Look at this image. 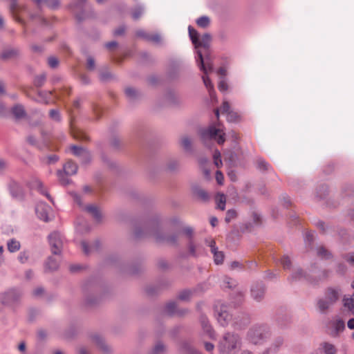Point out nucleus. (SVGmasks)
Listing matches in <instances>:
<instances>
[{"instance_id":"obj_1","label":"nucleus","mask_w":354,"mask_h":354,"mask_svg":"<svg viewBox=\"0 0 354 354\" xmlns=\"http://www.w3.org/2000/svg\"><path fill=\"white\" fill-rule=\"evenodd\" d=\"M241 347V339L234 333H226L220 339L218 348L221 354H236Z\"/></svg>"},{"instance_id":"obj_2","label":"nucleus","mask_w":354,"mask_h":354,"mask_svg":"<svg viewBox=\"0 0 354 354\" xmlns=\"http://www.w3.org/2000/svg\"><path fill=\"white\" fill-rule=\"evenodd\" d=\"M198 56L199 59L198 64L200 66L201 70H202L205 74L202 77L203 83L206 88L208 89L210 97L212 98L214 95V86L207 75L212 71L213 65L208 61H207L205 63L204 62L201 52L198 51Z\"/></svg>"},{"instance_id":"obj_3","label":"nucleus","mask_w":354,"mask_h":354,"mask_svg":"<svg viewBox=\"0 0 354 354\" xmlns=\"http://www.w3.org/2000/svg\"><path fill=\"white\" fill-rule=\"evenodd\" d=\"M270 336L268 327L265 325L252 328L248 334V339L254 344H261Z\"/></svg>"},{"instance_id":"obj_4","label":"nucleus","mask_w":354,"mask_h":354,"mask_svg":"<svg viewBox=\"0 0 354 354\" xmlns=\"http://www.w3.org/2000/svg\"><path fill=\"white\" fill-rule=\"evenodd\" d=\"M201 136L203 140L207 138L215 140L219 145L223 144L225 141V133L219 124L216 126H210L207 129L203 130Z\"/></svg>"},{"instance_id":"obj_5","label":"nucleus","mask_w":354,"mask_h":354,"mask_svg":"<svg viewBox=\"0 0 354 354\" xmlns=\"http://www.w3.org/2000/svg\"><path fill=\"white\" fill-rule=\"evenodd\" d=\"M339 290L330 288L326 290L324 299L319 300L317 303L318 308L320 311L324 312L333 305L339 299Z\"/></svg>"},{"instance_id":"obj_6","label":"nucleus","mask_w":354,"mask_h":354,"mask_svg":"<svg viewBox=\"0 0 354 354\" xmlns=\"http://www.w3.org/2000/svg\"><path fill=\"white\" fill-rule=\"evenodd\" d=\"M48 241L50 249L54 254L61 253L63 247V239L59 233L54 232L48 236Z\"/></svg>"},{"instance_id":"obj_7","label":"nucleus","mask_w":354,"mask_h":354,"mask_svg":"<svg viewBox=\"0 0 354 354\" xmlns=\"http://www.w3.org/2000/svg\"><path fill=\"white\" fill-rule=\"evenodd\" d=\"M216 317L218 322L223 326L227 324L231 316L227 310V306L224 305L216 306Z\"/></svg>"},{"instance_id":"obj_8","label":"nucleus","mask_w":354,"mask_h":354,"mask_svg":"<svg viewBox=\"0 0 354 354\" xmlns=\"http://www.w3.org/2000/svg\"><path fill=\"white\" fill-rule=\"evenodd\" d=\"M19 297V295L15 290H10L8 292L0 295V310L3 306L12 304Z\"/></svg>"},{"instance_id":"obj_9","label":"nucleus","mask_w":354,"mask_h":354,"mask_svg":"<svg viewBox=\"0 0 354 354\" xmlns=\"http://www.w3.org/2000/svg\"><path fill=\"white\" fill-rule=\"evenodd\" d=\"M70 150L73 155L80 158L82 163H87L91 159L89 152L84 148L72 145L70 147Z\"/></svg>"},{"instance_id":"obj_10","label":"nucleus","mask_w":354,"mask_h":354,"mask_svg":"<svg viewBox=\"0 0 354 354\" xmlns=\"http://www.w3.org/2000/svg\"><path fill=\"white\" fill-rule=\"evenodd\" d=\"M328 327L331 329L330 334L332 336H336L339 333L345 328L344 322L342 319H336L329 323Z\"/></svg>"},{"instance_id":"obj_11","label":"nucleus","mask_w":354,"mask_h":354,"mask_svg":"<svg viewBox=\"0 0 354 354\" xmlns=\"http://www.w3.org/2000/svg\"><path fill=\"white\" fill-rule=\"evenodd\" d=\"M200 322L201 324V326L203 328V330L204 334L207 335V337L210 339H214L215 338V332L212 329V326L209 324V322L206 317L201 316L200 319Z\"/></svg>"},{"instance_id":"obj_12","label":"nucleus","mask_w":354,"mask_h":354,"mask_svg":"<svg viewBox=\"0 0 354 354\" xmlns=\"http://www.w3.org/2000/svg\"><path fill=\"white\" fill-rule=\"evenodd\" d=\"M216 242L214 240H211L209 246L211 248V252L214 254V262L216 264H221L223 262L224 254L222 252L218 251V248L215 246Z\"/></svg>"},{"instance_id":"obj_13","label":"nucleus","mask_w":354,"mask_h":354,"mask_svg":"<svg viewBox=\"0 0 354 354\" xmlns=\"http://www.w3.org/2000/svg\"><path fill=\"white\" fill-rule=\"evenodd\" d=\"M49 209L50 208L48 205L44 203H40L36 207V213L41 220L47 222L48 221Z\"/></svg>"},{"instance_id":"obj_14","label":"nucleus","mask_w":354,"mask_h":354,"mask_svg":"<svg viewBox=\"0 0 354 354\" xmlns=\"http://www.w3.org/2000/svg\"><path fill=\"white\" fill-rule=\"evenodd\" d=\"M9 189L12 196L15 198H19L23 196V190L20 185L15 182L11 181L9 184Z\"/></svg>"},{"instance_id":"obj_15","label":"nucleus","mask_w":354,"mask_h":354,"mask_svg":"<svg viewBox=\"0 0 354 354\" xmlns=\"http://www.w3.org/2000/svg\"><path fill=\"white\" fill-rule=\"evenodd\" d=\"M30 187L32 189H37L41 194L46 196L49 200L52 201L50 196L49 195L46 189L44 187L42 183L39 180H33L30 184Z\"/></svg>"},{"instance_id":"obj_16","label":"nucleus","mask_w":354,"mask_h":354,"mask_svg":"<svg viewBox=\"0 0 354 354\" xmlns=\"http://www.w3.org/2000/svg\"><path fill=\"white\" fill-rule=\"evenodd\" d=\"M19 55V51L15 48L5 49L1 53V58L4 60L14 59Z\"/></svg>"},{"instance_id":"obj_17","label":"nucleus","mask_w":354,"mask_h":354,"mask_svg":"<svg viewBox=\"0 0 354 354\" xmlns=\"http://www.w3.org/2000/svg\"><path fill=\"white\" fill-rule=\"evenodd\" d=\"M352 287L354 288V281L352 283ZM343 301L344 307L354 315V292L351 297H344Z\"/></svg>"},{"instance_id":"obj_18","label":"nucleus","mask_w":354,"mask_h":354,"mask_svg":"<svg viewBox=\"0 0 354 354\" xmlns=\"http://www.w3.org/2000/svg\"><path fill=\"white\" fill-rule=\"evenodd\" d=\"M64 171L66 175L75 174L77 171V166L71 160L67 161L64 165Z\"/></svg>"},{"instance_id":"obj_19","label":"nucleus","mask_w":354,"mask_h":354,"mask_svg":"<svg viewBox=\"0 0 354 354\" xmlns=\"http://www.w3.org/2000/svg\"><path fill=\"white\" fill-rule=\"evenodd\" d=\"M318 351L324 352L325 354H335L337 350L334 345L324 342L320 345Z\"/></svg>"},{"instance_id":"obj_20","label":"nucleus","mask_w":354,"mask_h":354,"mask_svg":"<svg viewBox=\"0 0 354 354\" xmlns=\"http://www.w3.org/2000/svg\"><path fill=\"white\" fill-rule=\"evenodd\" d=\"M252 296L257 301H260L264 295V288L262 286H256L251 290Z\"/></svg>"},{"instance_id":"obj_21","label":"nucleus","mask_w":354,"mask_h":354,"mask_svg":"<svg viewBox=\"0 0 354 354\" xmlns=\"http://www.w3.org/2000/svg\"><path fill=\"white\" fill-rule=\"evenodd\" d=\"M212 37L211 35L208 33L204 34L201 39H198L197 48L198 47H204L208 48L209 43L211 41Z\"/></svg>"},{"instance_id":"obj_22","label":"nucleus","mask_w":354,"mask_h":354,"mask_svg":"<svg viewBox=\"0 0 354 354\" xmlns=\"http://www.w3.org/2000/svg\"><path fill=\"white\" fill-rule=\"evenodd\" d=\"M12 113L14 115V116L17 119L22 118L26 115L24 108L21 105H19V104L15 105L12 109Z\"/></svg>"},{"instance_id":"obj_23","label":"nucleus","mask_w":354,"mask_h":354,"mask_svg":"<svg viewBox=\"0 0 354 354\" xmlns=\"http://www.w3.org/2000/svg\"><path fill=\"white\" fill-rule=\"evenodd\" d=\"M216 203L217 205V208L223 211L225 208V203H226V197L223 194H217L216 196Z\"/></svg>"},{"instance_id":"obj_24","label":"nucleus","mask_w":354,"mask_h":354,"mask_svg":"<svg viewBox=\"0 0 354 354\" xmlns=\"http://www.w3.org/2000/svg\"><path fill=\"white\" fill-rule=\"evenodd\" d=\"M93 341L95 344L104 352H108V346L105 344L104 339L98 335H95L93 337Z\"/></svg>"},{"instance_id":"obj_25","label":"nucleus","mask_w":354,"mask_h":354,"mask_svg":"<svg viewBox=\"0 0 354 354\" xmlns=\"http://www.w3.org/2000/svg\"><path fill=\"white\" fill-rule=\"evenodd\" d=\"M85 209L89 212L97 220L100 221L101 218V213L98 208L95 205H88Z\"/></svg>"},{"instance_id":"obj_26","label":"nucleus","mask_w":354,"mask_h":354,"mask_svg":"<svg viewBox=\"0 0 354 354\" xmlns=\"http://www.w3.org/2000/svg\"><path fill=\"white\" fill-rule=\"evenodd\" d=\"M8 249L10 252H15L20 249V243L15 239H11L8 242Z\"/></svg>"},{"instance_id":"obj_27","label":"nucleus","mask_w":354,"mask_h":354,"mask_svg":"<svg viewBox=\"0 0 354 354\" xmlns=\"http://www.w3.org/2000/svg\"><path fill=\"white\" fill-rule=\"evenodd\" d=\"M189 35L192 43L194 44L195 47L197 48L198 39V32L192 26H189L188 28Z\"/></svg>"},{"instance_id":"obj_28","label":"nucleus","mask_w":354,"mask_h":354,"mask_svg":"<svg viewBox=\"0 0 354 354\" xmlns=\"http://www.w3.org/2000/svg\"><path fill=\"white\" fill-rule=\"evenodd\" d=\"M177 306L176 302H169L165 306V311L169 315L180 314L176 310Z\"/></svg>"},{"instance_id":"obj_29","label":"nucleus","mask_w":354,"mask_h":354,"mask_svg":"<svg viewBox=\"0 0 354 354\" xmlns=\"http://www.w3.org/2000/svg\"><path fill=\"white\" fill-rule=\"evenodd\" d=\"M194 193L203 201H207L209 199L208 193L202 189H196Z\"/></svg>"},{"instance_id":"obj_30","label":"nucleus","mask_w":354,"mask_h":354,"mask_svg":"<svg viewBox=\"0 0 354 354\" xmlns=\"http://www.w3.org/2000/svg\"><path fill=\"white\" fill-rule=\"evenodd\" d=\"M73 136L77 140H86L88 139L87 135L82 131L79 129H74L72 131Z\"/></svg>"},{"instance_id":"obj_31","label":"nucleus","mask_w":354,"mask_h":354,"mask_svg":"<svg viewBox=\"0 0 354 354\" xmlns=\"http://www.w3.org/2000/svg\"><path fill=\"white\" fill-rule=\"evenodd\" d=\"M209 23H210L209 18L206 16L201 17L196 20L197 25L201 28L207 27L209 25Z\"/></svg>"},{"instance_id":"obj_32","label":"nucleus","mask_w":354,"mask_h":354,"mask_svg":"<svg viewBox=\"0 0 354 354\" xmlns=\"http://www.w3.org/2000/svg\"><path fill=\"white\" fill-rule=\"evenodd\" d=\"M317 255L318 257L326 259H328L331 257V254L322 246L317 248Z\"/></svg>"},{"instance_id":"obj_33","label":"nucleus","mask_w":354,"mask_h":354,"mask_svg":"<svg viewBox=\"0 0 354 354\" xmlns=\"http://www.w3.org/2000/svg\"><path fill=\"white\" fill-rule=\"evenodd\" d=\"M46 266L50 270H55L58 268L59 264L56 260L50 257L48 259Z\"/></svg>"},{"instance_id":"obj_34","label":"nucleus","mask_w":354,"mask_h":354,"mask_svg":"<svg viewBox=\"0 0 354 354\" xmlns=\"http://www.w3.org/2000/svg\"><path fill=\"white\" fill-rule=\"evenodd\" d=\"M165 348L164 345L161 343H158L154 346V348H153V350L151 351L150 354H162L165 352Z\"/></svg>"},{"instance_id":"obj_35","label":"nucleus","mask_w":354,"mask_h":354,"mask_svg":"<svg viewBox=\"0 0 354 354\" xmlns=\"http://www.w3.org/2000/svg\"><path fill=\"white\" fill-rule=\"evenodd\" d=\"M227 120L229 122H238L240 120V116L232 111L227 114Z\"/></svg>"},{"instance_id":"obj_36","label":"nucleus","mask_w":354,"mask_h":354,"mask_svg":"<svg viewBox=\"0 0 354 354\" xmlns=\"http://www.w3.org/2000/svg\"><path fill=\"white\" fill-rule=\"evenodd\" d=\"M214 162L217 167H220L222 165V160L221 158V153L219 151L216 150L213 155Z\"/></svg>"},{"instance_id":"obj_37","label":"nucleus","mask_w":354,"mask_h":354,"mask_svg":"<svg viewBox=\"0 0 354 354\" xmlns=\"http://www.w3.org/2000/svg\"><path fill=\"white\" fill-rule=\"evenodd\" d=\"M236 217V212L234 209H229L225 216V221L230 223L232 219Z\"/></svg>"},{"instance_id":"obj_38","label":"nucleus","mask_w":354,"mask_h":354,"mask_svg":"<svg viewBox=\"0 0 354 354\" xmlns=\"http://www.w3.org/2000/svg\"><path fill=\"white\" fill-rule=\"evenodd\" d=\"M181 145L185 149L189 150L191 147L190 139L187 136L183 137L181 138Z\"/></svg>"},{"instance_id":"obj_39","label":"nucleus","mask_w":354,"mask_h":354,"mask_svg":"<svg viewBox=\"0 0 354 354\" xmlns=\"http://www.w3.org/2000/svg\"><path fill=\"white\" fill-rule=\"evenodd\" d=\"M281 263L284 269H288L291 265V261L288 256H283L281 259Z\"/></svg>"},{"instance_id":"obj_40","label":"nucleus","mask_w":354,"mask_h":354,"mask_svg":"<svg viewBox=\"0 0 354 354\" xmlns=\"http://www.w3.org/2000/svg\"><path fill=\"white\" fill-rule=\"evenodd\" d=\"M257 167L259 169L267 170L268 168V164L262 159L257 160Z\"/></svg>"},{"instance_id":"obj_41","label":"nucleus","mask_w":354,"mask_h":354,"mask_svg":"<svg viewBox=\"0 0 354 354\" xmlns=\"http://www.w3.org/2000/svg\"><path fill=\"white\" fill-rule=\"evenodd\" d=\"M184 352L185 354H201L200 352L195 350L194 348L191 347L189 345H186L185 346Z\"/></svg>"},{"instance_id":"obj_42","label":"nucleus","mask_w":354,"mask_h":354,"mask_svg":"<svg viewBox=\"0 0 354 354\" xmlns=\"http://www.w3.org/2000/svg\"><path fill=\"white\" fill-rule=\"evenodd\" d=\"M303 277H305V276L303 275V272L301 270H297L292 274V278L294 280H299V279H302Z\"/></svg>"},{"instance_id":"obj_43","label":"nucleus","mask_w":354,"mask_h":354,"mask_svg":"<svg viewBox=\"0 0 354 354\" xmlns=\"http://www.w3.org/2000/svg\"><path fill=\"white\" fill-rule=\"evenodd\" d=\"M125 94L129 98H133L136 96V91L133 88H127L125 89Z\"/></svg>"},{"instance_id":"obj_44","label":"nucleus","mask_w":354,"mask_h":354,"mask_svg":"<svg viewBox=\"0 0 354 354\" xmlns=\"http://www.w3.org/2000/svg\"><path fill=\"white\" fill-rule=\"evenodd\" d=\"M142 10L141 8H136L135 10L132 12V17L133 19L136 20L140 18V17L142 15Z\"/></svg>"},{"instance_id":"obj_45","label":"nucleus","mask_w":354,"mask_h":354,"mask_svg":"<svg viewBox=\"0 0 354 354\" xmlns=\"http://www.w3.org/2000/svg\"><path fill=\"white\" fill-rule=\"evenodd\" d=\"M48 63L51 68H56L58 66L59 62L56 57H50L48 59Z\"/></svg>"},{"instance_id":"obj_46","label":"nucleus","mask_w":354,"mask_h":354,"mask_svg":"<svg viewBox=\"0 0 354 354\" xmlns=\"http://www.w3.org/2000/svg\"><path fill=\"white\" fill-rule=\"evenodd\" d=\"M191 292L189 290H184L178 295V299L180 300H186L189 298Z\"/></svg>"},{"instance_id":"obj_47","label":"nucleus","mask_w":354,"mask_h":354,"mask_svg":"<svg viewBox=\"0 0 354 354\" xmlns=\"http://www.w3.org/2000/svg\"><path fill=\"white\" fill-rule=\"evenodd\" d=\"M221 109V111H222L223 113L227 114L229 112L231 111V110H230V105L226 101L223 102Z\"/></svg>"},{"instance_id":"obj_48","label":"nucleus","mask_w":354,"mask_h":354,"mask_svg":"<svg viewBox=\"0 0 354 354\" xmlns=\"http://www.w3.org/2000/svg\"><path fill=\"white\" fill-rule=\"evenodd\" d=\"M216 180L219 185L223 184L224 177L223 174L220 171H217L216 173Z\"/></svg>"},{"instance_id":"obj_49","label":"nucleus","mask_w":354,"mask_h":354,"mask_svg":"<svg viewBox=\"0 0 354 354\" xmlns=\"http://www.w3.org/2000/svg\"><path fill=\"white\" fill-rule=\"evenodd\" d=\"M44 80H45L44 75H41V76L37 77L35 80V84L36 86H40L44 84Z\"/></svg>"},{"instance_id":"obj_50","label":"nucleus","mask_w":354,"mask_h":354,"mask_svg":"<svg viewBox=\"0 0 354 354\" xmlns=\"http://www.w3.org/2000/svg\"><path fill=\"white\" fill-rule=\"evenodd\" d=\"M50 116L54 120H59V115L57 111L51 110L50 111Z\"/></svg>"},{"instance_id":"obj_51","label":"nucleus","mask_w":354,"mask_h":354,"mask_svg":"<svg viewBox=\"0 0 354 354\" xmlns=\"http://www.w3.org/2000/svg\"><path fill=\"white\" fill-rule=\"evenodd\" d=\"M95 68V61L92 57H88L87 59V68L93 70Z\"/></svg>"},{"instance_id":"obj_52","label":"nucleus","mask_w":354,"mask_h":354,"mask_svg":"<svg viewBox=\"0 0 354 354\" xmlns=\"http://www.w3.org/2000/svg\"><path fill=\"white\" fill-rule=\"evenodd\" d=\"M19 259L22 263H26L28 259V255L26 252H21L19 255Z\"/></svg>"},{"instance_id":"obj_53","label":"nucleus","mask_w":354,"mask_h":354,"mask_svg":"<svg viewBox=\"0 0 354 354\" xmlns=\"http://www.w3.org/2000/svg\"><path fill=\"white\" fill-rule=\"evenodd\" d=\"M218 87L221 91H225L227 89V84L224 80H221L219 82Z\"/></svg>"},{"instance_id":"obj_54","label":"nucleus","mask_w":354,"mask_h":354,"mask_svg":"<svg viewBox=\"0 0 354 354\" xmlns=\"http://www.w3.org/2000/svg\"><path fill=\"white\" fill-rule=\"evenodd\" d=\"M147 40L154 41V42H158L160 41V37L158 35H149V37H147Z\"/></svg>"},{"instance_id":"obj_55","label":"nucleus","mask_w":354,"mask_h":354,"mask_svg":"<svg viewBox=\"0 0 354 354\" xmlns=\"http://www.w3.org/2000/svg\"><path fill=\"white\" fill-rule=\"evenodd\" d=\"M346 261L350 264L354 266V253L348 254L346 257Z\"/></svg>"},{"instance_id":"obj_56","label":"nucleus","mask_w":354,"mask_h":354,"mask_svg":"<svg viewBox=\"0 0 354 354\" xmlns=\"http://www.w3.org/2000/svg\"><path fill=\"white\" fill-rule=\"evenodd\" d=\"M81 245H82V250H83V252H84V254H88L91 252L90 248L86 242L82 241L81 243Z\"/></svg>"},{"instance_id":"obj_57","label":"nucleus","mask_w":354,"mask_h":354,"mask_svg":"<svg viewBox=\"0 0 354 354\" xmlns=\"http://www.w3.org/2000/svg\"><path fill=\"white\" fill-rule=\"evenodd\" d=\"M217 74L220 76L224 77L227 75V70L225 67H221L217 71Z\"/></svg>"},{"instance_id":"obj_58","label":"nucleus","mask_w":354,"mask_h":354,"mask_svg":"<svg viewBox=\"0 0 354 354\" xmlns=\"http://www.w3.org/2000/svg\"><path fill=\"white\" fill-rule=\"evenodd\" d=\"M189 252L192 256H195L196 254V246L192 243H190L189 245Z\"/></svg>"},{"instance_id":"obj_59","label":"nucleus","mask_w":354,"mask_h":354,"mask_svg":"<svg viewBox=\"0 0 354 354\" xmlns=\"http://www.w3.org/2000/svg\"><path fill=\"white\" fill-rule=\"evenodd\" d=\"M205 348L207 351L210 352V351H213V349L214 348V346L212 343L205 342Z\"/></svg>"},{"instance_id":"obj_60","label":"nucleus","mask_w":354,"mask_h":354,"mask_svg":"<svg viewBox=\"0 0 354 354\" xmlns=\"http://www.w3.org/2000/svg\"><path fill=\"white\" fill-rule=\"evenodd\" d=\"M44 292V289L42 288H37L33 291V295L36 297L42 295Z\"/></svg>"},{"instance_id":"obj_61","label":"nucleus","mask_w":354,"mask_h":354,"mask_svg":"<svg viewBox=\"0 0 354 354\" xmlns=\"http://www.w3.org/2000/svg\"><path fill=\"white\" fill-rule=\"evenodd\" d=\"M137 36L143 37L147 40V37H149V35L145 32L143 30H139L136 32Z\"/></svg>"},{"instance_id":"obj_62","label":"nucleus","mask_w":354,"mask_h":354,"mask_svg":"<svg viewBox=\"0 0 354 354\" xmlns=\"http://www.w3.org/2000/svg\"><path fill=\"white\" fill-rule=\"evenodd\" d=\"M124 32V28L120 27L114 31L115 35H122Z\"/></svg>"},{"instance_id":"obj_63","label":"nucleus","mask_w":354,"mask_h":354,"mask_svg":"<svg viewBox=\"0 0 354 354\" xmlns=\"http://www.w3.org/2000/svg\"><path fill=\"white\" fill-rule=\"evenodd\" d=\"M224 283L226 284V286L228 288H232V279L228 277H225L224 279Z\"/></svg>"},{"instance_id":"obj_64","label":"nucleus","mask_w":354,"mask_h":354,"mask_svg":"<svg viewBox=\"0 0 354 354\" xmlns=\"http://www.w3.org/2000/svg\"><path fill=\"white\" fill-rule=\"evenodd\" d=\"M347 325L350 329H354V318L349 319Z\"/></svg>"}]
</instances>
